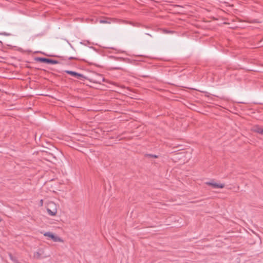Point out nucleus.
<instances>
[{
  "mask_svg": "<svg viewBox=\"0 0 263 263\" xmlns=\"http://www.w3.org/2000/svg\"><path fill=\"white\" fill-rule=\"evenodd\" d=\"M47 211L50 216H55L57 213V205L53 202H49L47 207Z\"/></svg>",
  "mask_w": 263,
  "mask_h": 263,
  "instance_id": "1",
  "label": "nucleus"
},
{
  "mask_svg": "<svg viewBox=\"0 0 263 263\" xmlns=\"http://www.w3.org/2000/svg\"><path fill=\"white\" fill-rule=\"evenodd\" d=\"M205 183L209 185L212 186L213 189H222L224 186V184L218 183L214 181L206 182Z\"/></svg>",
  "mask_w": 263,
  "mask_h": 263,
  "instance_id": "2",
  "label": "nucleus"
},
{
  "mask_svg": "<svg viewBox=\"0 0 263 263\" xmlns=\"http://www.w3.org/2000/svg\"><path fill=\"white\" fill-rule=\"evenodd\" d=\"M37 61L41 62L46 63L50 64H57L58 63V62L57 61L50 59H47L45 58H39L37 59Z\"/></svg>",
  "mask_w": 263,
  "mask_h": 263,
  "instance_id": "3",
  "label": "nucleus"
},
{
  "mask_svg": "<svg viewBox=\"0 0 263 263\" xmlns=\"http://www.w3.org/2000/svg\"><path fill=\"white\" fill-rule=\"evenodd\" d=\"M65 72L68 74H69L73 77H77L78 79L83 77V76L82 74L77 73V72H76L75 71H73L66 70V71H65Z\"/></svg>",
  "mask_w": 263,
  "mask_h": 263,
  "instance_id": "4",
  "label": "nucleus"
},
{
  "mask_svg": "<svg viewBox=\"0 0 263 263\" xmlns=\"http://www.w3.org/2000/svg\"><path fill=\"white\" fill-rule=\"evenodd\" d=\"M253 130L254 132L258 133L263 136V128L259 126H256L253 127Z\"/></svg>",
  "mask_w": 263,
  "mask_h": 263,
  "instance_id": "5",
  "label": "nucleus"
},
{
  "mask_svg": "<svg viewBox=\"0 0 263 263\" xmlns=\"http://www.w3.org/2000/svg\"><path fill=\"white\" fill-rule=\"evenodd\" d=\"M51 239H52L53 240V241H54V242H63V240L61 238H60V237H59L58 236H55V235H54L53 237H52V238Z\"/></svg>",
  "mask_w": 263,
  "mask_h": 263,
  "instance_id": "6",
  "label": "nucleus"
},
{
  "mask_svg": "<svg viewBox=\"0 0 263 263\" xmlns=\"http://www.w3.org/2000/svg\"><path fill=\"white\" fill-rule=\"evenodd\" d=\"M99 22L101 24H110L111 23V21L109 19L107 18L104 20H100Z\"/></svg>",
  "mask_w": 263,
  "mask_h": 263,
  "instance_id": "7",
  "label": "nucleus"
},
{
  "mask_svg": "<svg viewBox=\"0 0 263 263\" xmlns=\"http://www.w3.org/2000/svg\"><path fill=\"white\" fill-rule=\"evenodd\" d=\"M44 235L45 236H46V237H48L51 239L52 238V237H53V236L54 235H53L52 233L50 232H45L44 234Z\"/></svg>",
  "mask_w": 263,
  "mask_h": 263,
  "instance_id": "8",
  "label": "nucleus"
},
{
  "mask_svg": "<svg viewBox=\"0 0 263 263\" xmlns=\"http://www.w3.org/2000/svg\"><path fill=\"white\" fill-rule=\"evenodd\" d=\"M147 156H148L149 157H153V158H157V156L155 155L149 154V155H147Z\"/></svg>",
  "mask_w": 263,
  "mask_h": 263,
  "instance_id": "9",
  "label": "nucleus"
},
{
  "mask_svg": "<svg viewBox=\"0 0 263 263\" xmlns=\"http://www.w3.org/2000/svg\"><path fill=\"white\" fill-rule=\"evenodd\" d=\"M40 203H42V200H41Z\"/></svg>",
  "mask_w": 263,
  "mask_h": 263,
  "instance_id": "10",
  "label": "nucleus"
},
{
  "mask_svg": "<svg viewBox=\"0 0 263 263\" xmlns=\"http://www.w3.org/2000/svg\"><path fill=\"white\" fill-rule=\"evenodd\" d=\"M40 203H42V200H41Z\"/></svg>",
  "mask_w": 263,
  "mask_h": 263,
  "instance_id": "11",
  "label": "nucleus"
},
{
  "mask_svg": "<svg viewBox=\"0 0 263 263\" xmlns=\"http://www.w3.org/2000/svg\"><path fill=\"white\" fill-rule=\"evenodd\" d=\"M2 220L1 218H0V221Z\"/></svg>",
  "mask_w": 263,
  "mask_h": 263,
  "instance_id": "12",
  "label": "nucleus"
}]
</instances>
